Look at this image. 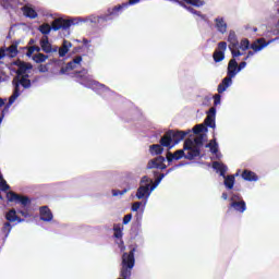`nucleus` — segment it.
Listing matches in <instances>:
<instances>
[{"mask_svg":"<svg viewBox=\"0 0 279 279\" xmlns=\"http://www.w3.org/2000/svg\"><path fill=\"white\" fill-rule=\"evenodd\" d=\"M191 131H177L168 130L160 138L159 144H153L149 146V151L153 156H160L167 149H173V146L178 145L181 141H184Z\"/></svg>","mask_w":279,"mask_h":279,"instance_id":"f257e3e1","label":"nucleus"},{"mask_svg":"<svg viewBox=\"0 0 279 279\" xmlns=\"http://www.w3.org/2000/svg\"><path fill=\"white\" fill-rule=\"evenodd\" d=\"M27 77H29V75L25 74V75H22L21 78H19V76H15L13 78L12 81V84L14 86L13 94L9 98V104L2 110V114L0 117V123L1 121H3V117H5V112L10 110V106H12V104H14V101H16L19 97H21V86H23V88L32 87V81Z\"/></svg>","mask_w":279,"mask_h":279,"instance_id":"f03ea898","label":"nucleus"},{"mask_svg":"<svg viewBox=\"0 0 279 279\" xmlns=\"http://www.w3.org/2000/svg\"><path fill=\"white\" fill-rule=\"evenodd\" d=\"M136 247H132L129 253L122 254L120 278H132V270L136 265V258L134 257Z\"/></svg>","mask_w":279,"mask_h":279,"instance_id":"7ed1b4c3","label":"nucleus"},{"mask_svg":"<svg viewBox=\"0 0 279 279\" xmlns=\"http://www.w3.org/2000/svg\"><path fill=\"white\" fill-rule=\"evenodd\" d=\"M71 25H74L73 20H65L62 17H58L54 21H52L51 25L45 23L39 26L40 34H44V36H47L51 34V29L53 32H58L60 29H69Z\"/></svg>","mask_w":279,"mask_h":279,"instance_id":"20e7f679","label":"nucleus"},{"mask_svg":"<svg viewBox=\"0 0 279 279\" xmlns=\"http://www.w3.org/2000/svg\"><path fill=\"white\" fill-rule=\"evenodd\" d=\"M183 149L186 151L185 160H195L202 154V149L195 146V143L191 138L184 141Z\"/></svg>","mask_w":279,"mask_h":279,"instance_id":"39448f33","label":"nucleus"},{"mask_svg":"<svg viewBox=\"0 0 279 279\" xmlns=\"http://www.w3.org/2000/svg\"><path fill=\"white\" fill-rule=\"evenodd\" d=\"M228 43L232 58H239L240 56H243V52L239 50V39L236 38V33L234 31L229 32Z\"/></svg>","mask_w":279,"mask_h":279,"instance_id":"423d86ee","label":"nucleus"},{"mask_svg":"<svg viewBox=\"0 0 279 279\" xmlns=\"http://www.w3.org/2000/svg\"><path fill=\"white\" fill-rule=\"evenodd\" d=\"M9 202H15V204H21L23 208H27L32 204V201L27 196L16 194L15 192H9L7 194Z\"/></svg>","mask_w":279,"mask_h":279,"instance_id":"0eeeda50","label":"nucleus"},{"mask_svg":"<svg viewBox=\"0 0 279 279\" xmlns=\"http://www.w3.org/2000/svg\"><path fill=\"white\" fill-rule=\"evenodd\" d=\"M228 49V43H218V49L214 51L213 58L215 62H223L226 60V50Z\"/></svg>","mask_w":279,"mask_h":279,"instance_id":"6e6552de","label":"nucleus"},{"mask_svg":"<svg viewBox=\"0 0 279 279\" xmlns=\"http://www.w3.org/2000/svg\"><path fill=\"white\" fill-rule=\"evenodd\" d=\"M165 157L158 156L155 159H151L147 163V169H167V165H165Z\"/></svg>","mask_w":279,"mask_h":279,"instance_id":"1a4fd4ad","label":"nucleus"},{"mask_svg":"<svg viewBox=\"0 0 279 279\" xmlns=\"http://www.w3.org/2000/svg\"><path fill=\"white\" fill-rule=\"evenodd\" d=\"M274 40H278V37L269 41L265 40V38H259L251 44L250 48L253 49L255 53H257V51H263V49H265V47H267V45H269L270 43H274Z\"/></svg>","mask_w":279,"mask_h":279,"instance_id":"9d476101","label":"nucleus"},{"mask_svg":"<svg viewBox=\"0 0 279 279\" xmlns=\"http://www.w3.org/2000/svg\"><path fill=\"white\" fill-rule=\"evenodd\" d=\"M40 47L41 51H44L45 53L58 52V46H51V44L49 43V37L47 36L40 39Z\"/></svg>","mask_w":279,"mask_h":279,"instance_id":"9b49d317","label":"nucleus"},{"mask_svg":"<svg viewBox=\"0 0 279 279\" xmlns=\"http://www.w3.org/2000/svg\"><path fill=\"white\" fill-rule=\"evenodd\" d=\"M82 62V56L75 57L72 61L68 62L65 66L61 68L60 74L64 75L69 73V71H73L77 65Z\"/></svg>","mask_w":279,"mask_h":279,"instance_id":"f8f14e48","label":"nucleus"},{"mask_svg":"<svg viewBox=\"0 0 279 279\" xmlns=\"http://www.w3.org/2000/svg\"><path fill=\"white\" fill-rule=\"evenodd\" d=\"M13 64L14 66H17V71H16L17 76L25 75L27 71H29V69L33 68L31 63H26L21 60L14 61Z\"/></svg>","mask_w":279,"mask_h":279,"instance_id":"ddd939ff","label":"nucleus"},{"mask_svg":"<svg viewBox=\"0 0 279 279\" xmlns=\"http://www.w3.org/2000/svg\"><path fill=\"white\" fill-rule=\"evenodd\" d=\"M217 114V109L215 107H211L208 112H207V117L205 118V125L207 128H213L215 129L216 128V124H215V116Z\"/></svg>","mask_w":279,"mask_h":279,"instance_id":"4468645a","label":"nucleus"},{"mask_svg":"<svg viewBox=\"0 0 279 279\" xmlns=\"http://www.w3.org/2000/svg\"><path fill=\"white\" fill-rule=\"evenodd\" d=\"M150 193H151V185L150 184L141 185L137 189L136 197H137V199H145V197H149Z\"/></svg>","mask_w":279,"mask_h":279,"instance_id":"2eb2a0df","label":"nucleus"},{"mask_svg":"<svg viewBox=\"0 0 279 279\" xmlns=\"http://www.w3.org/2000/svg\"><path fill=\"white\" fill-rule=\"evenodd\" d=\"M236 73H239V63L236 62V59L233 57L228 63V71L227 75L230 77H236Z\"/></svg>","mask_w":279,"mask_h":279,"instance_id":"dca6fc26","label":"nucleus"},{"mask_svg":"<svg viewBox=\"0 0 279 279\" xmlns=\"http://www.w3.org/2000/svg\"><path fill=\"white\" fill-rule=\"evenodd\" d=\"M229 208H233L236 213H245V210H247V204L243 199L232 201Z\"/></svg>","mask_w":279,"mask_h":279,"instance_id":"f3484780","label":"nucleus"},{"mask_svg":"<svg viewBox=\"0 0 279 279\" xmlns=\"http://www.w3.org/2000/svg\"><path fill=\"white\" fill-rule=\"evenodd\" d=\"M182 158H185L184 149H179L174 153H171L168 150V153L166 155V159L169 162H173V160H182Z\"/></svg>","mask_w":279,"mask_h":279,"instance_id":"a211bd4d","label":"nucleus"},{"mask_svg":"<svg viewBox=\"0 0 279 279\" xmlns=\"http://www.w3.org/2000/svg\"><path fill=\"white\" fill-rule=\"evenodd\" d=\"M39 215L41 221H51L53 219V214L51 213V209L47 206H43L39 208Z\"/></svg>","mask_w":279,"mask_h":279,"instance_id":"6ab92c4d","label":"nucleus"},{"mask_svg":"<svg viewBox=\"0 0 279 279\" xmlns=\"http://www.w3.org/2000/svg\"><path fill=\"white\" fill-rule=\"evenodd\" d=\"M21 44L20 40H15L12 43V45L10 47H8L7 49H4V52H8V56L10 58H16V56H19V45Z\"/></svg>","mask_w":279,"mask_h":279,"instance_id":"aec40b11","label":"nucleus"},{"mask_svg":"<svg viewBox=\"0 0 279 279\" xmlns=\"http://www.w3.org/2000/svg\"><path fill=\"white\" fill-rule=\"evenodd\" d=\"M216 28L220 34H226L228 32V23L223 17H216L215 19Z\"/></svg>","mask_w":279,"mask_h":279,"instance_id":"412c9836","label":"nucleus"},{"mask_svg":"<svg viewBox=\"0 0 279 279\" xmlns=\"http://www.w3.org/2000/svg\"><path fill=\"white\" fill-rule=\"evenodd\" d=\"M230 84H232V76L227 75V77H225L222 82L218 85L217 90L219 95H221V93H226V90H228V88L230 87Z\"/></svg>","mask_w":279,"mask_h":279,"instance_id":"4be33fe9","label":"nucleus"},{"mask_svg":"<svg viewBox=\"0 0 279 279\" xmlns=\"http://www.w3.org/2000/svg\"><path fill=\"white\" fill-rule=\"evenodd\" d=\"M123 190H112V196L113 197H119V195H125V193H128L129 191H132V184L130 183V181H124L123 183Z\"/></svg>","mask_w":279,"mask_h":279,"instance_id":"5701e85b","label":"nucleus"},{"mask_svg":"<svg viewBox=\"0 0 279 279\" xmlns=\"http://www.w3.org/2000/svg\"><path fill=\"white\" fill-rule=\"evenodd\" d=\"M72 47H73V44H71V41L64 39L61 48H58L59 57L64 58V56H66V53H69V49H71Z\"/></svg>","mask_w":279,"mask_h":279,"instance_id":"b1692460","label":"nucleus"},{"mask_svg":"<svg viewBox=\"0 0 279 279\" xmlns=\"http://www.w3.org/2000/svg\"><path fill=\"white\" fill-rule=\"evenodd\" d=\"M242 178L246 182H256V181H258V175L255 172H253L252 170H244L242 172Z\"/></svg>","mask_w":279,"mask_h":279,"instance_id":"393cba45","label":"nucleus"},{"mask_svg":"<svg viewBox=\"0 0 279 279\" xmlns=\"http://www.w3.org/2000/svg\"><path fill=\"white\" fill-rule=\"evenodd\" d=\"M128 8V4H118L113 8L108 9V16H119V12H123Z\"/></svg>","mask_w":279,"mask_h":279,"instance_id":"a878e982","label":"nucleus"},{"mask_svg":"<svg viewBox=\"0 0 279 279\" xmlns=\"http://www.w3.org/2000/svg\"><path fill=\"white\" fill-rule=\"evenodd\" d=\"M213 169L218 171L221 175V178H226V172L228 171V167L219 161L213 162Z\"/></svg>","mask_w":279,"mask_h":279,"instance_id":"bb28decb","label":"nucleus"},{"mask_svg":"<svg viewBox=\"0 0 279 279\" xmlns=\"http://www.w3.org/2000/svg\"><path fill=\"white\" fill-rule=\"evenodd\" d=\"M5 219L10 223H14V221H19V223H21V221H23V219H21V218H19V216H16V209H10L5 215Z\"/></svg>","mask_w":279,"mask_h":279,"instance_id":"cd10ccee","label":"nucleus"},{"mask_svg":"<svg viewBox=\"0 0 279 279\" xmlns=\"http://www.w3.org/2000/svg\"><path fill=\"white\" fill-rule=\"evenodd\" d=\"M22 12L24 16H26L27 19H36L38 16V13L36 12V10L27 5L22 8Z\"/></svg>","mask_w":279,"mask_h":279,"instance_id":"c85d7f7f","label":"nucleus"},{"mask_svg":"<svg viewBox=\"0 0 279 279\" xmlns=\"http://www.w3.org/2000/svg\"><path fill=\"white\" fill-rule=\"evenodd\" d=\"M225 186L226 189H228L229 191H232L234 189V174H230V175H227L225 174Z\"/></svg>","mask_w":279,"mask_h":279,"instance_id":"c756f323","label":"nucleus"},{"mask_svg":"<svg viewBox=\"0 0 279 279\" xmlns=\"http://www.w3.org/2000/svg\"><path fill=\"white\" fill-rule=\"evenodd\" d=\"M206 148H208L213 154L219 153V144H217V140H211L208 144L205 145Z\"/></svg>","mask_w":279,"mask_h":279,"instance_id":"7c9ffc66","label":"nucleus"},{"mask_svg":"<svg viewBox=\"0 0 279 279\" xmlns=\"http://www.w3.org/2000/svg\"><path fill=\"white\" fill-rule=\"evenodd\" d=\"M49 56L39 52L33 57V60L36 62V64H43V62H46Z\"/></svg>","mask_w":279,"mask_h":279,"instance_id":"2f4dec72","label":"nucleus"},{"mask_svg":"<svg viewBox=\"0 0 279 279\" xmlns=\"http://www.w3.org/2000/svg\"><path fill=\"white\" fill-rule=\"evenodd\" d=\"M10 232H12V225L10 222H4L1 229V234H3L4 239H8Z\"/></svg>","mask_w":279,"mask_h":279,"instance_id":"473e14b6","label":"nucleus"},{"mask_svg":"<svg viewBox=\"0 0 279 279\" xmlns=\"http://www.w3.org/2000/svg\"><path fill=\"white\" fill-rule=\"evenodd\" d=\"M241 49L242 51H247L250 49V39L244 38L240 41V45L238 44V51Z\"/></svg>","mask_w":279,"mask_h":279,"instance_id":"72a5a7b5","label":"nucleus"},{"mask_svg":"<svg viewBox=\"0 0 279 279\" xmlns=\"http://www.w3.org/2000/svg\"><path fill=\"white\" fill-rule=\"evenodd\" d=\"M193 143L194 147H198V149H201V147L204 145V134H199L198 136H196Z\"/></svg>","mask_w":279,"mask_h":279,"instance_id":"f704fd0d","label":"nucleus"},{"mask_svg":"<svg viewBox=\"0 0 279 279\" xmlns=\"http://www.w3.org/2000/svg\"><path fill=\"white\" fill-rule=\"evenodd\" d=\"M189 5H194V8H202L204 5V0H185Z\"/></svg>","mask_w":279,"mask_h":279,"instance_id":"c9c22d12","label":"nucleus"},{"mask_svg":"<svg viewBox=\"0 0 279 279\" xmlns=\"http://www.w3.org/2000/svg\"><path fill=\"white\" fill-rule=\"evenodd\" d=\"M165 173H160L157 179L155 180V182L150 185V191H154V189H156V186H158L160 184V182H162V180L165 179Z\"/></svg>","mask_w":279,"mask_h":279,"instance_id":"e433bc0d","label":"nucleus"},{"mask_svg":"<svg viewBox=\"0 0 279 279\" xmlns=\"http://www.w3.org/2000/svg\"><path fill=\"white\" fill-rule=\"evenodd\" d=\"M113 236L116 238V239H122V236H123V229H121V226H116V227H113Z\"/></svg>","mask_w":279,"mask_h":279,"instance_id":"4c0bfd02","label":"nucleus"},{"mask_svg":"<svg viewBox=\"0 0 279 279\" xmlns=\"http://www.w3.org/2000/svg\"><path fill=\"white\" fill-rule=\"evenodd\" d=\"M208 129H206V125L204 124H196L194 128H193V132L194 134H202V132H206Z\"/></svg>","mask_w":279,"mask_h":279,"instance_id":"58836bf2","label":"nucleus"},{"mask_svg":"<svg viewBox=\"0 0 279 279\" xmlns=\"http://www.w3.org/2000/svg\"><path fill=\"white\" fill-rule=\"evenodd\" d=\"M0 189H1V191H10V185L3 178H2V180H0Z\"/></svg>","mask_w":279,"mask_h":279,"instance_id":"ea45409f","label":"nucleus"},{"mask_svg":"<svg viewBox=\"0 0 279 279\" xmlns=\"http://www.w3.org/2000/svg\"><path fill=\"white\" fill-rule=\"evenodd\" d=\"M154 181L151 179H149V177L147 175H144L142 179H141V184H144V186H146V184H153Z\"/></svg>","mask_w":279,"mask_h":279,"instance_id":"a19ab883","label":"nucleus"},{"mask_svg":"<svg viewBox=\"0 0 279 279\" xmlns=\"http://www.w3.org/2000/svg\"><path fill=\"white\" fill-rule=\"evenodd\" d=\"M142 204H143V203H141V202H135V203H133V205H132V207H131V210H132L133 213H137V210L141 208Z\"/></svg>","mask_w":279,"mask_h":279,"instance_id":"79ce46f5","label":"nucleus"},{"mask_svg":"<svg viewBox=\"0 0 279 279\" xmlns=\"http://www.w3.org/2000/svg\"><path fill=\"white\" fill-rule=\"evenodd\" d=\"M24 49H27L26 56H28L29 58L31 56L34 54V51H36V46L25 47Z\"/></svg>","mask_w":279,"mask_h":279,"instance_id":"37998d69","label":"nucleus"},{"mask_svg":"<svg viewBox=\"0 0 279 279\" xmlns=\"http://www.w3.org/2000/svg\"><path fill=\"white\" fill-rule=\"evenodd\" d=\"M38 71H39V73H47V71H49V65L48 64H40L38 66Z\"/></svg>","mask_w":279,"mask_h":279,"instance_id":"c03bdc74","label":"nucleus"},{"mask_svg":"<svg viewBox=\"0 0 279 279\" xmlns=\"http://www.w3.org/2000/svg\"><path fill=\"white\" fill-rule=\"evenodd\" d=\"M219 104H221V95L216 94L214 96V106H219Z\"/></svg>","mask_w":279,"mask_h":279,"instance_id":"a18cd8bd","label":"nucleus"},{"mask_svg":"<svg viewBox=\"0 0 279 279\" xmlns=\"http://www.w3.org/2000/svg\"><path fill=\"white\" fill-rule=\"evenodd\" d=\"M132 221V214H128L123 217V225L128 226V223Z\"/></svg>","mask_w":279,"mask_h":279,"instance_id":"49530a36","label":"nucleus"},{"mask_svg":"<svg viewBox=\"0 0 279 279\" xmlns=\"http://www.w3.org/2000/svg\"><path fill=\"white\" fill-rule=\"evenodd\" d=\"M141 0H129L128 2H123L126 8H130V5H136V3H140Z\"/></svg>","mask_w":279,"mask_h":279,"instance_id":"de8ad7c7","label":"nucleus"},{"mask_svg":"<svg viewBox=\"0 0 279 279\" xmlns=\"http://www.w3.org/2000/svg\"><path fill=\"white\" fill-rule=\"evenodd\" d=\"M247 66V62L242 61L240 62V64L238 65V71L241 72L243 71V69H245Z\"/></svg>","mask_w":279,"mask_h":279,"instance_id":"09e8293b","label":"nucleus"},{"mask_svg":"<svg viewBox=\"0 0 279 279\" xmlns=\"http://www.w3.org/2000/svg\"><path fill=\"white\" fill-rule=\"evenodd\" d=\"M236 199H239V202H241V195L234 194V195L230 198V202H236Z\"/></svg>","mask_w":279,"mask_h":279,"instance_id":"8fccbe9b","label":"nucleus"},{"mask_svg":"<svg viewBox=\"0 0 279 279\" xmlns=\"http://www.w3.org/2000/svg\"><path fill=\"white\" fill-rule=\"evenodd\" d=\"M19 215H22V217H29V213L25 211V210H17Z\"/></svg>","mask_w":279,"mask_h":279,"instance_id":"3c124183","label":"nucleus"},{"mask_svg":"<svg viewBox=\"0 0 279 279\" xmlns=\"http://www.w3.org/2000/svg\"><path fill=\"white\" fill-rule=\"evenodd\" d=\"M169 1H173L174 3H179V5H182L183 8H186V4H184V2H182L180 0H169Z\"/></svg>","mask_w":279,"mask_h":279,"instance_id":"603ef678","label":"nucleus"},{"mask_svg":"<svg viewBox=\"0 0 279 279\" xmlns=\"http://www.w3.org/2000/svg\"><path fill=\"white\" fill-rule=\"evenodd\" d=\"M4 56H5V49L0 48V60H3Z\"/></svg>","mask_w":279,"mask_h":279,"instance_id":"864d4df0","label":"nucleus"},{"mask_svg":"<svg viewBox=\"0 0 279 279\" xmlns=\"http://www.w3.org/2000/svg\"><path fill=\"white\" fill-rule=\"evenodd\" d=\"M190 12H192L193 14H196L197 16H199L201 12L199 11H196L195 9L193 8H189Z\"/></svg>","mask_w":279,"mask_h":279,"instance_id":"5fc2aeb1","label":"nucleus"},{"mask_svg":"<svg viewBox=\"0 0 279 279\" xmlns=\"http://www.w3.org/2000/svg\"><path fill=\"white\" fill-rule=\"evenodd\" d=\"M254 53H256L254 50L253 51L250 50L246 56H247V58H252L254 56Z\"/></svg>","mask_w":279,"mask_h":279,"instance_id":"6e6d98bb","label":"nucleus"},{"mask_svg":"<svg viewBox=\"0 0 279 279\" xmlns=\"http://www.w3.org/2000/svg\"><path fill=\"white\" fill-rule=\"evenodd\" d=\"M5 105V101H3L2 98H0V108L3 107Z\"/></svg>","mask_w":279,"mask_h":279,"instance_id":"4d7b16f0","label":"nucleus"},{"mask_svg":"<svg viewBox=\"0 0 279 279\" xmlns=\"http://www.w3.org/2000/svg\"><path fill=\"white\" fill-rule=\"evenodd\" d=\"M222 199H228V193H222Z\"/></svg>","mask_w":279,"mask_h":279,"instance_id":"13d9d810","label":"nucleus"},{"mask_svg":"<svg viewBox=\"0 0 279 279\" xmlns=\"http://www.w3.org/2000/svg\"><path fill=\"white\" fill-rule=\"evenodd\" d=\"M84 45H88V39H83Z\"/></svg>","mask_w":279,"mask_h":279,"instance_id":"bf43d9fd","label":"nucleus"},{"mask_svg":"<svg viewBox=\"0 0 279 279\" xmlns=\"http://www.w3.org/2000/svg\"><path fill=\"white\" fill-rule=\"evenodd\" d=\"M35 51H40V47L35 46Z\"/></svg>","mask_w":279,"mask_h":279,"instance_id":"052dcab7","label":"nucleus"},{"mask_svg":"<svg viewBox=\"0 0 279 279\" xmlns=\"http://www.w3.org/2000/svg\"><path fill=\"white\" fill-rule=\"evenodd\" d=\"M246 60H250V57H247V54L244 58V62H246Z\"/></svg>","mask_w":279,"mask_h":279,"instance_id":"680f3d73","label":"nucleus"},{"mask_svg":"<svg viewBox=\"0 0 279 279\" xmlns=\"http://www.w3.org/2000/svg\"><path fill=\"white\" fill-rule=\"evenodd\" d=\"M171 171H173L172 168L168 169L167 173H171Z\"/></svg>","mask_w":279,"mask_h":279,"instance_id":"e2e57ef3","label":"nucleus"},{"mask_svg":"<svg viewBox=\"0 0 279 279\" xmlns=\"http://www.w3.org/2000/svg\"><path fill=\"white\" fill-rule=\"evenodd\" d=\"M3 179V174H1V172H0V180H2Z\"/></svg>","mask_w":279,"mask_h":279,"instance_id":"0e129e2a","label":"nucleus"},{"mask_svg":"<svg viewBox=\"0 0 279 279\" xmlns=\"http://www.w3.org/2000/svg\"><path fill=\"white\" fill-rule=\"evenodd\" d=\"M0 82H1V76H0Z\"/></svg>","mask_w":279,"mask_h":279,"instance_id":"69168bd1","label":"nucleus"}]
</instances>
